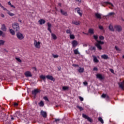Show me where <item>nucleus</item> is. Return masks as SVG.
Here are the masks:
<instances>
[{"mask_svg": "<svg viewBox=\"0 0 124 124\" xmlns=\"http://www.w3.org/2000/svg\"><path fill=\"white\" fill-rule=\"evenodd\" d=\"M115 49L116 51H121V49L118 47V46H115Z\"/></svg>", "mask_w": 124, "mask_h": 124, "instance_id": "49", "label": "nucleus"}, {"mask_svg": "<svg viewBox=\"0 0 124 124\" xmlns=\"http://www.w3.org/2000/svg\"><path fill=\"white\" fill-rule=\"evenodd\" d=\"M0 36L4 37L5 36V33H4L2 31L0 30Z\"/></svg>", "mask_w": 124, "mask_h": 124, "instance_id": "27", "label": "nucleus"}, {"mask_svg": "<svg viewBox=\"0 0 124 124\" xmlns=\"http://www.w3.org/2000/svg\"><path fill=\"white\" fill-rule=\"evenodd\" d=\"M53 58H59V56H58V55L53 54Z\"/></svg>", "mask_w": 124, "mask_h": 124, "instance_id": "48", "label": "nucleus"}, {"mask_svg": "<svg viewBox=\"0 0 124 124\" xmlns=\"http://www.w3.org/2000/svg\"><path fill=\"white\" fill-rule=\"evenodd\" d=\"M75 38V36L73 34H70V39H74Z\"/></svg>", "mask_w": 124, "mask_h": 124, "instance_id": "37", "label": "nucleus"}, {"mask_svg": "<svg viewBox=\"0 0 124 124\" xmlns=\"http://www.w3.org/2000/svg\"><path fill=\"white\" fill-rule=\"evenodd\" d=\"M105 4H109V5H111L112 7H114V5L110 2H105Z\"/></svg>", "mask_w": 124, "mask_h": 124, "instance_id": "33", "label": "nucleus"}, {"mask_svg": "<svg viewBox=\"0 0 124 124\" xmlns=\"http://www.w3.org/2000/svg\"><path fill=\"white\" fill-rule=\"evenodd\" d=\"M15 106H18V103H16L14 104Z\"/></svg>", "mask_w": 124, "mask_h": 124, "instance_id": "62", "label": "nucleus"}, {"mask_svg": "<svg viewBox=\"0 0 124 124\" xmlns=\"http://www.w3.org/2000/svg\"><path fill=\"white\" fill-rule=\"evenodd\" d=\"M32 69H33V70H36V68H35V67H33V68H32Z\"/></svg>", "mask_w": 124, "mask_h": 124, "instance_id": "64", "label": "nucleus"}, {"mask_svg": "<svg viewBox=\"0 0 124 124\" xmlns=\"http://www.w3.org/2000/svg\"><path fill=\"white\" fill-rule=\"evenodd\" d=\"M75 12H77L78 14L79 15V16L80 17H82V15H83V13H82V10H80V8L78 7L75 9Z\"/></svg>", "mask_w": 124, "mask_h": 124, "instance_id": "5", "label": "nucleus"}, {"mask_svg": "<svg viewBox=\"0 0 124 124\" xmlns=\"http://www.w3.org/2000/svg\"><path fill=\"white\" fill-rule=\"evenodd\" d=\"M96 78H98V79H99L100 81L102 80H104V76H103L102 75L100 74H98L96 75Z\"/></svg>", "mask_w": 124, "mask_h": 124, "instance_id": "7", "label": "nucleus"}, {"mask_svg": "<svg viewBox=\"0 0 124 124\" xmlns=\"http://www.w3.org/2000/svg\"><path fill=\"white\" fill-rule=\"evenodd\" d=\"M10 6H11V7H13V8H16L15 6H14V5H13L12 4Z\"/></svg>", "mask_w": 124, "mask_h": 124, "instance_id": "61", "label": "nucleus"}, {"mask_svg": "<svg viewBox=\"0 0 124 124\" xmlns=\"http://www.w3.org/2000/svg\"><path fill=\"white\" fill-rule=\"evenodd\" d=\"M40 78L41 79H42L44 82H46V77H45V76L41 75Z\"/></svg>", "mask_w": 124, "mask_h": 124, "instance_id": "25", "label": "nucleus"}, {"mask_svg": "<svg viewBox=\"0 0 124 124\" xmlns=\"http://www.w3.org/2000/svg\"><path fill=\"white\" fill-rule=\"evenodd\" d=\"M60 121V119H55V122L57 123V122H59Z\"/></svg>", "mask_w": 124, "mask_h": 124, "instance_id": "53", "label": "nucleus"}, {"mask_svg": "<svg viewBox=\"0 0 124 124\" xmlns=\"http://www.w3.org/2000/svg\"><path fill=\"white\" fill-rule=\"evenodd\" d=\"M3 9L5 11H7L8 12V10H7V9L5 8H3Z\"/></svg>", "mask_w": 124, "mask_h": 124, "instance_id": "58", "label": "nucleus"}, {"mask_svg": "<svg viewBox=\"0 0 124 124\" xmlns=\"http://www.w3.org/2000/svg\"><path fill=\"white\" fill-rule=\"evenodd\" d=\"M40 93V90L38 89H34L33 91H32V94L35 96L36 95V94H37V93Z\"/></svg>", "mask_w": 124, "mask_h": 124, "instance_id": "6", "label": "nucleus"}, {"mask_svg": "<svg viewBox=\"0 0 124 124\" xmlns=\"http://www.w3.org/2000/svg\"><path fill=\"white\" fill-rule=\"evenodd\" d=\"M47 27H48V31H49V32H50V33H52V31H51V28H52V25H51V24L48 23H47Z\"/></svg>", "mask_w": 124, "mask_h": 124, "instance_id": "21", "label": "nucleus"}, {"mask_svg": "<svg viewBox=\"0 0 124 124\" xmlns=\"http://www.w3.org/2000/svg\"><path fill=\"white\" fill-rule=\"evenodd\" d=\"M109 71H110V72H111V73H114V70L110 69L109 70Z\"/></svg>", "mask_w": 124, "mask_h": 124, "instance_id": "56", "label": "nucleus"}, {"mask_svg": "<svg viewBox=\"0 0 124 124\" xmlns=\"http://www.w3.org/2000/svg\"><path fill=\"white\" fill-rule=\"evenodd\" d=\"M2 118H1V119H3V120H5V119H4V118H6V114L3 113L2 114Z\"/></svg>", "mask_w": 124, "mask_h": 124, "instance_id": "43", "label": "nucleus"}, {"mask_svg": "<svg viewBox=\"0 0 124 124\" xmlns=\"http://www.w3.org/2000/svg\"><path fill=\"white\" fill-rule=\"evenodd\" d=\"M72 47L75 48L78 45V42L76 40H73L72 42Z\"/></svg>", "mask_w": 124, "mask_h": 124, "instance_id": "10", "label": "nucleus"}, {"mask_svg": "<svg viewBox=\"0 0 124 124\" xmlns=\"http://www.w3.org/2000/svg\"><path fill=\"white\" fill-rule=\"evenodd\" d=\"M79 99H80V101H83L84 100V98L79 96Z\"/></svg>", "mask_w": 124, "mask_h": 124, "instance_id": "51", "label": "nucleus"}, {"mask_svg": "<svg viewBox=\"0 0 124 124\" xmlns=\"http://www.w3.org/2000/svg\"><path fill=\"white\" fill-rule=\"evenodd\" d=\"M68 89H69V88L68 86L62 87V90H63V91H66V90H68Z\"/></svg>", "mask_w": 124, "mask_h": 124, "instance_id": "39", "label": "nucleus"}, {"mask_svg": "<svg viewBox=\"0 0 124 124\" xmlns=\"http://www.w3.org/2000/svg\"><path fill=\"white\" fill-rule=\"evenodd\" d=\"M40 113L41 116H42L43 118H46L47 117V112H46V111L41 110Z\"/></svg>", "mask_w": 124, "mask_h": 124, "instance_id": "11", "label": "nucleus"}, {"mask_svg": "<svg viewBox=\"0 0 124 124\" xmlns=\"http://www.w3.org/2000/svg\"><path fill=\"white\" fill-rule=\"evenodd\" d=\"M77 108H78L79 109L80 111H83L84 110V108H82V107H80L79 106H77Z\"/></svg>", "mask_w": 124, "mask_h": 124, "instance_id": "41", "label": "nucleus"}, {"mask_svg": "<svg viewBox=\"0 0 124 124\" xmlns=\"http://www.w3.org/2000/svg\"><path fill=\"white\" fill-rule=\"evenodd\" d=\"M60 12L61 14L63 15L64 16H67L68 15L67 14V12L63 11L62 9L60 10Z\"/></svg>", "mask_w": 124, "mask_h": 124, "instance_id": "16", "label": "nucleus"}, {"mask_svg": "<svg viewBox=\"0 0 124 124\" xmlns=\"http://www.w3.org/2000/svg\"><path fill=\"white\" fill-rule=\"evenodd\" d=\"M99 29L100 30H101V31H104V29L103 28V27L102 26H101V25L99 26Z\"/></svg>", "mask_w": 124, "mask_h": 124, "instance_id": "46", "label": "nucleus"}, {"mask_svg": "<svg viewBox=\"0 0 124 124\" xmlns=\"http://www.w3.org/2000/svg\"><path fill=\"white\" fill-rule=\"evenodd\" d=\"M73 66H74V67H79V65L74 64H73Z\"/></svg>", "mask_w": 124, "mask_h": 124, "instance_id": "50", "label": "nucleus"}, {"mask_svg": "<svg viewBox=\"0 0 124 124\" xmlns=\"http://www.w3.org/2000/svg\"><path fill=\"white\" fill-rule=\"evenodd\" d=\"M118 85L119 86V88H121L122 89V90H124V81L119 82L118 83Z\"/></svg>", "mask_w": 124, "mask_h": 124, "instance_id": "12", "label": "nucleus"}, {"mask_svg": "<svg viewBox=\"0 0 124 124\" xmlns=\"http://www.w3.org/2000/svg\"><path fill=\"white\" fill-rule=\"evenodd\" d=\"M1 30L3 31H6V26H5L4 24L2 25Z\"/></svg>", "mask_w": 124, "mask_h": 124, "instance_id": "22", "label": "nucleus"}, {"mask_svg": "<svg viewBox=\"0 0 124 124\" xmlns=\"http://www.w3.org/2000/svg\"><path fill=\"white\" fill-rule=\"evenodd\" d=\"M51 37L53 39H54V40H56L57 39V36L54 33H51Z\"/></svg>", "mask_w": 124, "mask_h": 124, "instance_id": "30", "label": "nucleus"}, {"mask_svg": "<svg viewBox=\"0 0 124 124\" xmlns=\"http://www.w3.org/2000/svg\"><path fill=\"white\" fill-rule=\"evenodd\" d=\"M83 84L84 85V86H87V85H88V82L85 81L83 82Z\"/></svg>", "mask_w": 124, "mask_h": 124, "instance_id": "54", "label": "nucleus"}, {"mask_svg": "<svg viewBox=\"0 0 124 124\" xmlns=\"http://www.w3.org/2000/svg\"><path fill=\"white\" fill-rule=\"evenodd\" d=\"M108 29L111 31H114V28L113 27V26H112V25H109Z\"/></svg>", "mask_w": 124, "mask_h": 124, "instance_id": "29", "label": "nucleus"}, {"mask_svg": "<svg viewBox=\"0 0 124 124\" xmlns=\"http://www.w3.org/2000/svg\"><path fill=\"white\" fill-rule=\"evenodd\" d=\"M96 43H98L100 45H103V44H104V42H103V41H98V40H97V42Z\"/></svg>", "mask_w": 124, "mask_h": 124, "instance_id": "35", "label": "nucleus"}, {"mask_svg": "<svg viewBox=\"0 0 124 124\" xmlns=\"http://www.w3.org/2000/svg\"><path fill=\"white\" fill-rule=\"evenodd\" d=\"M39 106L41 107H43V106H44V103L43 101H41L39 103Z\"/></svg>", "mask_w": 124, "mask_h": 124, "instance_id": "36", "label": "nucleus"}, {"mask_svg": "<svg viewBox=\"0 0 124 124\" xmlns=\"http://www.w3.org/2000/svg\"><path fill=\"white\" fill-rule=\"evenodd\" d=\"M88 33L90 34H93L94 33V30L93 28H90L88 30Z\"/></svg>", "mask_w": 124, "mask_h": 124, "instance_id": "14", "label": "nucleus"}, {"mask_svg": "<svg viewBox=\"0 0 124 124\" xmlns=\"http://www.w3.org/2000/svg\"><path fill=\"white\" fill-rule=\"evenodd\" d=\"M101 57L102 59H104V60H108V59H109V57L108 56V55L106 54H104L103 55H101Z\"/></svg>", "mask_w": 124, "mask_h": 124, "instance_id": "20", "label": "nucleus"}, {"mask_svg": "<svg viewBox=\"0 0 124 124\" xmlns=\"http://www.w3.org/2000/svg\"><path fill=\"white\" fill-rule=\"evenodd\" d=\"M84 70H85L84 68H81V67H79L78 68V71L79 73H83V72H84Z\"/></svg>", "mask_w": 124, "mask_h": 124, "instance_id": "23", "label": "nucleus"}, {"mask_svg": "<svg viewBox=\"0 0 124 124\" xmlns=\"http://www.w3.org/2000/svg\"><path fill=\"white\" fill-rule=\"evenodd\" d=\"M98 121L99 122H100L101 124H104V121H103V119L101 117L98 118Z\"/></svg>", "mask_w": 124, "mask_h": 124, "instance_id": "31", "label": "nucleus"}, {"mask_svg": "<svg viewBox=\"0 0 124 124\" xmlns=\"http://www.w3.org/2000/svg\"><path fill=\"white\" fill-rule=\"evenodd\" d=\"M114 29L117 31H122V27L119 25H116L114 26Z\"/></svg>", "mask_w": 124, "mask_h": 124, "instance_id": "8", "label": "nucleus"}, {"mask_svg": "<svg viewBox=\"0 0 124 124\" xmlns=\"http://www.w3.org/2000/svg\"><path fill=\"white\" fill-rule=\"evenodd\" d=\"M4 43H5V41L0 40V46H1V45H4Z\"/></svg>", "mask_w": 124, "mask_h": 124, "instance_id": "34", "label": "nucleus"}, {"mask_svg": "<svg viewBox=\"0 0 124 124\" xmlns=\"http://www.w3.org/2000/svg\"><path fill=\"white\" fill-rule=\"evenodd\" d=\"M95 45L99 50H102V47L101 46V45H99L97 43H96Z\"/></svg>", "mask_w": 124, "mask_h": 124, "instance_id": "19", "label": "nucleus"}, {"mask_svg": "<svg viewBox=\"0 0 124 124\" xmlns=\"http://www.w3.org/2000/svg\"><path fill=\"white\" fill-rule=\"evenodd\" d=\"M8 5H10V6L12 5L11 2H10V1L8 2Z\"/></svg>", "mask_w": 124, "mask_h": 124, "instance_id": "60", "label": "nucleus"}, {"mask_svg": "<svg viewBox=\"0 0 124 124\" xmlns=\"http://www.w3.org/2000/svg\"><path fill=\"white\" fill-rule=\"evenodd\" d=\"M47 79H49V80H51V81H55V78H53V76H47Z\"/></svg>", "mask_w": 124, "mask_h": 124, "instance_id": "17", "label": "nucleus"}, {"mask_svg": "<svg viewBox=\"0 0 124 124\" xmlns=\"http://www.w3.org/2000/svg\"><path fill=\"white\" fill-rule=\"evenodd\" d=\"M61 69H62V68H61V67H59L58 68V71H61Z\"/></svg>", "mask_w": 124, "mask_h": 124, "instance_id": "57", "label": "nucleus"}, {"mask_svg": "<svg viewBox=\"0 0 124 124\" xmlns=\"http://www.w3.org/2000/svg\"><path fill=\"white\" fill-rule=\"evenodd\" d=\"M46 22V21H45V20L42 19H40L38 21V23H39V24H40V25H44V24Z\"/></svg>", "mask_w": 124, "mask_h": 124, "instance_id": "18", "label": "nucleus"}, {"mask_svg": "<svg viewBox=\"0 0 124 124\" xmlns=\"http://www.w3.org/2000/svg\"><path fill=\"white\" fill-rule=\"evenodd\" d=\"M10 32L12 34V35H15V31L12 29H10Z\"/></svg>", "mask_w": 124, "mask_h": 124, "instance_id": "32", "label": "nucleus"}, {"mask_svg": "<svg viewBox=\"0 0 124 124\" xmlns=\"http://www.w3.org/2000/svg\"><path fill=\"white\" fill-rule=\"evenodd\" d=\"M93 58L94 62H99L96 56H93Z\"/></svg>", "mask_w": 124, "mask_h": 124, "instance_id": "26", "label": "nucleus"}, {"mask_svg": "<svg viewBox=\"0 0 124 124\" xmlns=\"http://www.w3.org/2000/svg\"><path fill=\"white\" fill-rule=\"evenodd\" d=\"M112 15H115V13L111 12L108 14V16H112Z\"/></svg>", "mask_w": 124, "mask_h": 124, "instance_id": "45", "label": "nucleus"}, {"mask_svg": "<svg viewBox=\"0 0 124 124\" xmlns=\"http://www.w3.org/2000/svg\"><path fill=\"white\" fill-rule=\"evenodd\" d=\"M101 14H100L99 13H95V16L98 19H101Z\"/></svg>", "mask_w": 124, "mask_h": 124, "instance_id": "15", "label": "nucleus"}, {"mask_svg": "<svg viewBox=\"0 0 124 124\" xmlns=\"http://www.w3.org/2000/svg\"><path fill=\"white\" fill-rule=\"evenodd\" d=\"M93 70H94V71H97L98 70L97 67H94L93 69Z\"/></svg>", "mask_w": 124, "mask_h": 124, "instance_id": "52", "label": "nucleus"}, {"mask_svg": "<svg viewBox=\"0 0 124 124\" xmlns=\"http://www.w3.org/2000/svg\"><path fill=\"white\" fill-rule=\"evenodd\" d=\"M75 55H80V52L78 50V48H77L74 50Z\"/></svg>", "mask_w": 124, "mask_h": 124, "instance_id": "24", "label": "nucleus"}, {"mask_svg": "<svg viewBox=\"0 0 124 124\" xmlns=\"http://www.w3.org/2000/svg\"><path fill=\"white\" fill-rule=\"evenodd\" d=\"M93 37L94 38V39H95V40H96V41H97V39H98V36H97V35H94L93 36Z\"/></svg>", "mask_w": 124, "mask_h": 124, "instance_id": "38", "label": "nucleus"}, {"mask_svg": "<svg viewBox=\"0 0 124 124\" xmlns=\"http://www.w3.org/2000/svg\"><path fill=\"white\" fill-rule=\"evenodd\" d=\"M102 98H105L106 100L108 101V100H110V98L109 97V96L106 94H103L101 96Z\"/></svg>", "mask_w": 124, "mask_h": 124, "instance_id": "9", "label": "nucleus"}, {"mask_svg": "<svg viewBox=\"0 0 124 124\" xmlns=\"http://www.w3.org/2000/svg\"><path fill=\"white\" fill-rule=\"evenodd\" d=\"M99 39H100L101 40H104V37H103V36H99Z\"/></svg>", "mask_w": 124, "mask_h": 124, "instance_id": "47", "label": "nucleus"}, {"mask_svg": "<svg viewBox=\"0 0 124 124\" xmlns=\"http://www.w3.org/2000/svg\"><path fill=\"white\" fill-rule=\"evenodd\" d=\"M16 37H17L19 40H23V39L25 38L24 35H23L21 32H18L16 33Z\"/></svg>", "mask_w": 124, "mask_h": 124, "instance_id": "3", "label": "nucleus"}, {"mask_svg": "<svg viewBox=\"0 0 124 124\" xmlns=\"http://www.w3.org/2000/svg\"><path fill=\"white\" fill-rule=\"evenodd\" d=\"M82 117L83 118H84V119H86L88 122H90V123L93 122V119L92 118H90V117L88 116V115L85 114H82Z\"/></svg>", "mask_w": 124, "mask_h": 124, "instance_id": "4", "label": "nucleus"}, {"mask_svg": "<svg viewBox=\"0 0 124 124\" xmlns=\"http://www.w3.org/2000/svg\"><path fill=\"white\" fill-rule=\"evenodd\" d=\"M44 99H45V100H47V97L46 96L44 97Z\"/></svg>", "mask_w": 124, "mask_h": 124, "instance_id": "63", "label": "nucleus"}, {"mask_svg": "<svg viewBox=\"0 0 124 124\" xmlns=\"http://www.w3.org/2000/svg\"><path fill=\"white\" fill-rule=\"evenodd\" d=\"M8 14H9L10 16H14V14L10 12L9 11H8Z\"/></svg>", "mask_w": 124, "mask_h": 124, "instance_id": "42", "label": "nucleus"}, {"mask_svg": "<svg viewBox=\"0 0 124 124\" xmlns=\"http://www.w3.org/2000/svg\"><path fill=\"white\" fill-rule=\"evenodd\" d=\"M12 27L15 31H18L20 30V26H19V24L17 23H14L12 25Z\"/></svg>", "mask_w": 124, "mask_h": 124, "instance_id": "1", "label": "nucleus"}, {"mask_svg": "<svg viewBox=\"0 0 124 124\" xmlns=\"http://www.w3.org/2000/svg\"><path fill=\"white\" fill-rule=\"evenodd\" d=\"M16 61H17V62H22V60H21V59H20L19 58H16Z\"/></svg>", "mask_w": 124, "mask_h": 124, "instance_id": "44", "label": "nucleus"}, {"mask_svg": "<svg viewBox=\"0 0 124 124\" xmlns=\"http://www.w3.org/2000/svg\"><path fill=\"white\" fill-rule=\"evenodd\" d=\"M25 75L26 77H31L32 75H31V73L30 71H27L25 73Z\"/></svg>", "mask_w": 124, "mask_h": 124, "instance_id": "13", "label": "nucleus"}, {"mask_svg": "<svg viewBox=\"0 0 124 124\" xmlns=\"http://www.w3.org/2000/svg\"><path fill=\"white\" fill-rule=\"evenodd\" d=\"M0 16L2 18H4V15L3 14H1Z\"/></svg>", "mask_w": 124, "mask_h": 124, "instance_id": "55", "label": "nucleus"}, {"mask_svg": "<svg viewBox=\"0 0 124 124\" xmlns=\"http://www.w3.org/2000/svg\"><path fill=\"white\" fill-rule=\"evenodd\" d=\"M72 23L76 26H79V25H80V22H79V21H73Z\"/></svg>", "mask_w": 124, "mask_h": 124, "instance_id": "28", "label": "nucleus"}, {"mask_svg": "<svg viewBox=\"0 0 124 124\" xmlns=\"http://www.w3.org/2000/svg\"><path fill=\"white\" fill-rule=\"evenodd\" d=\"M88 46V45L87 44H85L83 45V47H87Z\"/></svg>", "mask_w": 124, "mask_h": 124, "instance_id": "59", "label": "nucleus"}, {"mask_svg": "<svg viewBox=\"0 0 124 124\" xmlns=\"http://www.w3.org/2000/svg\"><path fill=\"white\" fill-rule=\"evenodd\" d=\"M40 44H41L40 42L37 41L36 40H34V46L35 48H37V49L40 48Z\"/></svg>", "mask_w": 124, "mask_h": 124, "instance_id": "2", "label": "nucleus"}, {"mask_svg": "<svg viewBox=\"0 0 124 124\" xmlns=\"http://www.w3.org/2000/svg\"><path fill=\"white\" fill-rule=\"evenodd\" d=\"M66 33H67V34H71L72 33V32H71V31H70V30H67Z\"/></svg>", "mask_w": 124, "mask_h": 124, "instance_id": "40", "label": "nucleus"}]
</instances>
